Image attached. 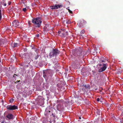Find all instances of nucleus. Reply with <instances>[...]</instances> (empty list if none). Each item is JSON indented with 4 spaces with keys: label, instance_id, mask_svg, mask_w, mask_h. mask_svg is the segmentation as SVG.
I'll return each mask as SVG.
<instances>
[{
    "label": "nucleus",
    "instance_id": "1",
    "mask_svg": "<svg viewBox=\"0 0 123 123\" xmlns=\"http://www.w3.org/2000/svg\"><path fill=\"white\" fill-rule=\"evenodd\" d=\"M83 51L82 49H80L77 50L75 51V53L74 54V55L75 56H77L79 59L82 58H83L84 55L83 53Z\"/></svg>",
    "mask_w": 123,
    "mask_h": 123
},
{
    "label": "nucleus",
    "instance_id": "2",
    "mask_svg": "<svg viewBox=\"0 0 123 123\" xmlns=\"http://www.w3.org/2000/svg\"><path fill=\"white\" fill-rule=\"evenodd\" d=\"M32 22L34 24L36 27H39L40 26L42 21L39 18L33 19H32Z\"/></svg>",
    "mask_w": 123,
    "mask_h": 123
},
{
    "label": "nucleus",
    "instance_id": "3",
    "mask_svg": "<svg viewBox=\"0 0 123 123\" xmlns=\"http://www.w3.org/2000/svg\"><path fill=\"white\" fill-rule=\"evenodd\" d=\"M60 51L56 49H53L49 53V56L50 58L56 56L59 54Z\"/></svg>",
    "mask_w": 123,
    "mask_h": 123
},
{
    "label": "nucleus",
    "instance_id": "4",
    "mask_svg": "<svg viewBox=\"0 0 123 123\" xmlns=\"http://www.w3.org/2000/svg\"><path fill=\"white\" fill-rule=\"evenodd\" d=\"M6 107L7 109L10 110H14L17 109L18 108V106L15 105H7Z\"/></svg>",
    "mask_w": 123,
    "mask_h": 123
},
{
    "label": "nucleus",
    "instance_id": "5",
    "mask_svg": "<svg viewBox=\"0 0 123 123\" xmlns=\"http://www.w3.org/2000/svg\"><path fill=\"white\" fill-rule=\"evenodd\" d=\"M102 65V66L103 67L101 68H100L98 70V72H101L105 71L106 68V64L103 63ZM102 64H100L99 66H102Z\"/></svg>",
    "mask_w": 123,
    "mask_h": 123
},
{
    "label": "nucleus",
    "instance_id": "6",
    "mask_svg": "<svg viewBox=\"0 0 123 123\" xmlns=\"http://www.w3.org/2000/svg\"><path fill=\"white\" fill-rule=\"evenodd\" d=\"M51 70H45L43 72V77L45 78L50 76Z\"/></svg>",
    "mask_w": 123,
    "mask_h": 123
},
{
    "label": "nucleus",
    "instance_id": "7",
    "mask_svg": "<svg viewBox=\"0 0 123 123\" xmlns=\"http://www.w3.org/2000/svg\"><path fill=\"white\" fill-rule=\"evenodd\" d=\"M85 21L82 19L80 20L78 23V25L80 27H83L84 26V24L85 23Z\"/></svg>",
    "mask_w": 123,
    "mask_h": 123
},
{
    "label": "nucleus",
    "instance_id": "8",
    "mask_svg": "<svg viewBox=\"0 0 123 123\" xmlns=\"http://www.w3.org/2000/svg\"><path fill=\"white\" fill-rule=\"evenodd\" d=\"M62 6L61 5H57L55 4L53 6H50V8L52 9H56L60 8L62 7Z\"/></svg>",
    "mask_w": 123,
    "mask_h": 123
},
{
    "label": "nucleus",
    "instance_id": "9",
    "mask_svg": "<svg viewBox=\"0 0 123 123\" xmlns=\"http://www.w3.org/2000/svg\"><path fill=\"white\" fill-rule=\"evenodd\" d=\"M12 26L16 27L19 25V22L17 20H14L12 22Z\"/></svg>",
    "mask_w": 123,
    "mask_h": 123
},
{
    "label": "nucleus",
    "instance_id": "10",
    "mask_svg": "<svg viewBox=\"0 0 123 123\" xmlns=\"http://www.w3.org/2000/svg\"><path fill=\"white\" fill-rule=\"evenodd\" d=\"M6 117L9 119H12L13 118V116L11 114H9L6 116Z\"/></svg>",
    "mask_w": 123,
    "mask_h": 123
},
{
    "label": "nucleus",
    "instance_id": "11",
    "mask_svg": "<svg viewBox=\"0 0 123 123\" xmlns=\"http://www.w3.org/2000/svg\"><path fill=\"white\" fill-rule=\"evenodd\" d=\"M74 66L76 68H77V67L79 66V62L77 61H76L73 63Z\"/></svg>",
    "mask_w": 123,
    "mask_h": 123
},
{
    "label": "nucleus",
    "instance_id": "12",
    "mask_svg": "<svg viewBox=\"0 0 123 123\" xmlns=\"http://www.w3.org/2000/svg\"><path fill=\"white\" fill-rule=\"evenodd\" d=\"M69 101H68V100H67L66 101V103L65 104V105H71L73 103L72 102V100Z\"/></svg>",
    "mask_w": 123,
    "mask_h": 123
},
{
    "label": "nucleus",
    "instance_id": "13",
    "mask_svg": "<svg viewBox=\"0 0 123 123\" xmlns=\"http://www.w3.org/2000/svg\"><path fill=\"white\" fill-rule=\"evenodd\" d=\"M5 40L3 39L0 40V45L3 46L5 43Z\"/></svg>",
    "mask_w": 123,
    "mask_h": 123
},
{
    "label": "nucleus",
    "instance_id": "14",
    "mask_svg": "<svg viewBox=\"0 0 123 123\" xmlns=\"http://www.w3.org/2000/svg\"><path fill=\"white\" fill-rule=\"evenodd\" d=\"M50 112V111L48 110V108H46L45 110V115H46V114H48V113Z\"/></svg>",
    "mask_w": 123,
    "mask_h": 123
},
{
    "label": "nucleus",
    "instance_id": "15",
    "mask_svg": "<svg viewBox=\"0 0 123 123\" xmlns=\"http://www.w3.org/2000/svg\"><path fill=\"white\" fill-rule=\"evenodd\" d=\"M18 45L17 43H14L12 44V47L13 48V47H17L18 46Z\"/></svg>",
    "mask_w": 123,
    "mask_h": 123
},
{
    "label": "nucleus",
    "instance_id": "16",
    "mask_svg": "<svg viewBox=\"0 0 123 123\" xmlns=\"http://www.w3.org/2000/svg\"><path fill=\"white\" fill-rule=\"evenodd\" d=\"M60 35L62 37H66L65 32H62L61 34Z\"/></svg>",
    "mask_w": 123,
    "mask_h": 123
},
{
    "label": "nucleus",
    "instance_id": "17",
    "mask_svg": "<svg viewBox=\"0 0 123 123\" xmlns=\"http://www.w3.org/2000/svg\"><path fill=\"white\" fill-rule=\"evenodd\" d=\"M84 86L86 88H87L88 89H89L90 88V86L89 85H84Z\"/></svg>",
    "mask_w": 123,
    "mask_h": 123
},
{
    "label": "nucleus",
    "instance_id": "18",
    "mask_svg": "<svg viewBox=\"0 0 123 123\" xmlns=\"http://www.w3.org/2000/svg\"><path fill=\"white\" fill-rule=\"evenodd\" d=\"M53 63L55 65H56L57 64V61L56 60L54 59V60H53Z\"/></svg>",
    "mask_w": 123,
    "mask_h": 123
},
{
    "label": "nucleus",
    "instance_id": "19",
    "mask_svg": "<svg viewBox=\"0 0 123 123\" xmlns=\"http://www.w3.org/2000/svg\"><path fill=\"white\" fill-rule=\"evenodd\" d=\"M61 106V105H58L57 106V110L59 111H61V108H60V107Z\"/></svg>",
    "mask_w": 123,
    "mask_h": 123
},
{
    "label": "nucleus",
    "instance_id": "20",
    "mask_svg": "<svg viewBox=\"0 0 123 123\" xmlns=\"http://www.w3.org/2000/svg\"><path fill=\"white\" fill-rule=\"evenodd\" d=\"M39 100H43V98L41 96H39L37 98Z\"/></svg>",
    "mask_w": 123,
    "mask_h": 123
},
{
    "label": "nucleus",
    "instance_id": "21",
    "mask_svg": "<svg viewBox=\"0 0 123 123\" xmlns=\"http://www.w3.org/2000/svg\"><path fill=\"white\" fill-rule=\"evenodd\" d=\"M2 18L1 10L0 9V21L1 20Z\"/></svg>",
    "mask_w": 123,
    "mask_h": 123
},
{
    "label": "nucleus",
    "instance_id": "22",
    "mask_svg": "<svg viewBox=\"0 0 123 123\" xmlns=\"http://www.w3.org/2000/svg\"><path fill=\"white\" fill-rule=\"evenodd\" d=\"M66 23L67 24H69L71 23V21L69 20H66Z\"/></svg>",
    "mask_w": 123,
    "mask_h": 123
},
{
    "label": "nucleus",
    "instance_id": "23",
    "mask_svg": "<svg viewBox=\"0 0 123 123\" xmlns=\"http://www.w3.org/2000/svg\"><path fill=\"white\" fill-rule=\"evenodd\" d=\"M85 103L87 105H89V102L88 101V100H85Z\"/></svg>",
    "mask_w": 123,
    "mask_h": 123
},
{
    "label": "nucleus",
    "instance_id": "24",
    "mask_svg": "<svg viewBox=\"0 0 123 123\" xmlns=\"http://www.w3.org/2000/svg\"><path fill=\"white\" fill-rule=\"evenodd\" d=\"M85 32V31L84 30H82V31H81L80 33L81 34H83Z\"/></svg>",
    "mask_w": 123,
    "mask_h": 123
},
{
    "label": "nucleus",
    "instance_id": "25",
    "mask_svg": "<svg viewBox=\"0 0 123 123\" xmlns=\"http://www.w3.org/2000/svg\"><path fill=\"white\" fill-rule=\"evenodd\" d=\"M27 9L26 8H23L22 11L24 12H25L27 11Z\"/></svg>",
    "mask_w": 123,
    "mask_h": 123
},
{
    "label": "nucleus",
    "instance_id": "26",
    "mask_svg": "<svg viewBox=\"0 0 123 123\" xmlns=\"http://www.w3.org/2000/svg\"><path fill=\"white\" fill-rule=\"evenodd\" d=\"M68 12L70 13H71L73 14V12L72 11L70 10L69 9H68Z\"/></svg>",
    "mask_w": 123,
    "mask_h": 123
},
{
    "label": "nucleus",
    "instance_id": "27",
    "mask_svg": "<svg viewBox=\"0 0 123 123\" xmlns=\"http://www.w3.org/2000/svg\"><path fill=\"white\" fill-rule=\"evenodd\" d=\"M98 102H100L101 103H102V104H103V101L102 100H96Z\"/></svg>",
    "mask_w": 123,
    "mask_h": 123
},
{
    "label": "nucleus",
    "instance_id": "28",
    "mask_svg": "<svg viewBox=\"0 0 123 123\" xmlns=\"http://www.w3.org/2000/svg\"><path fill=\"white\" fill-rule=\"evenodd\" d=\"M17 76H18V75H16L15 74H14L13 75V77H14L16 78Z\"/></svg>",
    "mask_w": 123,
    "mask_h": 123
},
{
    "label": "nucleus",
    "instance_id": "29",
    "mask_svg": "<svg viewBox=\"0 0 123 123\" xmlns=\"http://www.w3.org/2000/svg\"><path fill=\"white\" fill-rule=\"evenodd\" d=\"M78 100H76L75 101V102L77 103L78 105H80V103H79L78 102Z\"/></svg>",
    "mask_w": 123,
    "mask_h": 123
},
{
    "label": "nucleus",
    "instance_id": "30",
    "mask_svg": "<svg viewBox=\"0 0 123 123\" xmlns=\"http://www.w3.org/2000/svg\"><path fill=\"white\" fill-rule=\"evenodd\" d=\"M1 4L3 5H4V6H6V3H4V4L2 3H1Z\"/></svg>",
    "mask_w": 123,
    "mask_h": 123
},
{
    "label": "nucleus",
    "instance_id": "31",
    "mask_svg": "<svg viewBox=\"0 0 123 123\" xmlns=\"http://www.w3.org/2000/svg\"><path fill=\"white\" fill-rule=\"evenodd\" d=\"M65 34L66 36H67V35H68V32H65Z\"/></svg>",
    "mask_w": 123,
    "mask_h": 123
},
{
    "label": "nucleus",
    "instance_id": "32",
    "mask_svg": "<svg viewBox=\"0 0 123 123\" xmlns=\"http://www.w3.org/2000/svg\"><path fill=\"white\" fill-rule=\"evenodd\" d=\"M36 37H39V35L38 34L36 36Z\"/></svg>",
    "mask_w": 123,
    "mask_h": 123
},
{
    "label": "nucleus",
    "instance_id": "33",
    "mask_svg": "<svg viewBox=\"0 0 123 123\" xmlns=\"http://www.w3.org/2000/svg\"><path fill=\"white\" fill-rule=\"evenodd\" d=\"M29 67V66L28 65H25V67L26 68H28Z\"/></svg>",
    "mask_w": 123,
    "mask_h": 123
},
{
    "label": "nucleus",
    "instance_id": "34",
    "mask_svg": "<svg viewBox=\"0 0 123 123\" xmlns=\"http://www.w3.org/2000/svg\"><path fill=\"white\" fill-rule=\"evenodd\" d=\"M97 113H98V115H100V112H99V111L97 112Z\"/></svg>",
    "mask_w": 123,
    "mask_h": 123
},
{
    "label": "nucleus",
    "instance_id": "35",
    "mask_svg": "<svg viewBox=\"0 0 123 123\" xmlns=\"http://www.w3.org/2000/svg\"><path fill=\"white\" fill-rule=\"evenodd\" d=\"M58 34H59V35H60L61 34V31H59L58 32Z\"/></svg>",
    "mask_w": 123,
    "mask_h": 123
},
{
    "label": "nucleus",
    "instance_id": "36",
    "mask_svg": "<svg viewBox=\"0 0 123 123\" xmlns=\"http://www.w3.org/2000/svg\"><path fill=\"white\" fill-rule=\"evenodd\" d=\"M85 69L84 68H82L81 70V71L83 72Z\"/></svg>",
    "mask_w": 123,
    "mask_h": 123
},
{
    "label": "nucleus",
    "instance_id": "37",
    "mask_svg": "<svg viewBox=\"0 0 123 123\" xmlns=\"http://www.w3.org/2000/svg\"><path fill=\"white\" fill-rule=\"evenodd\" d=\"M11 2H9V3H8V5H10L11 4Z\"/></svg>",
    "mask_w": 123,
    "mask_h": 123
},
{
    "label": "nucleus",
    "instance_id": "38",
    "mask_svg": "<svg viewBox=\"0 0 123 123\" xmlns=\"http://www.w3.org/2000/svg\"><path fill=\"white\" fill-rule=\"evenodd\" d=\"M97 100H100V99L99 98H98L97 99Z\"/></svg>",
    "mask_w": 123,
    "mask_h": 123
},
{
    "label": "nucleus",
    "instance_id": "39",
    "mask_svg": "<svg viewBox=\"0 0 123 123\" xmlns=\"http://www.w3.org/2000/svg\"><path fill=\"white\" fill-rule=\"evenodd\" d=\"M10 100H14V99L12 98H11L10 99Z\"/></svg>",
    "mask_w": 123,
    "mask_h": 123
},
{
    "label": "nucleus",
    "instance_id": "40",
    "mask_svg": "<svg viewBox=\"0 0 123 123\" xmlns=\"http://www.w3.org/2000/svg\"><path fill=\"white\" fill-rule=\"evenodd\" d=\"M38 49H35V51H37V50H38Z\"/></svg>",
    "mask_w": 123,
    "mask_h": 123
},
{
    "label": "nucleus",
    "instance_id": "41",
    "mask_svg": "<svg viewBox=\"0 0 123 123\" xmlns=\"http://www.w3.org/2000/svg\"><path fill=\"white\" fill-rule=\"evenodd\" d=\"M1 123H5L4 121H3L1 122Z\"/></svg>",
    "mask_w": 123,
    "mask_h": 123
},
{
    "label": "nucleus",
    "instance_id": "42",
    "mask_svg": "<svg viewBox=\"0 0 123 123\" xmlns=\"http://www.w3.org/2000/svg\"><path fill=\"white\" fill-rule=\"evenodd\" d=\"M52 115H53V117H55V115H53V114H52Z\"/></svg>",
    "mask_w": 123,
    "mask_h": 123
},
{
    "label": "nucleus",
    "instance_id": "43",
    "mask_svg": "<svg viewBox=\"0 0 123 123\" xmlns=\"http://www.w3.org/2000/svg\"><path fill=\"white\" fill-rule=\"evenodd\" d=\"M79 119H81V117H80L79 118Z\"/></svg>",
    "mask_w": 123,
    "mask_h": 123
},
{
    "label": "nucleus",
    "instance_id": "44",
    "mask_svg": "<svg viewBox=\"0 0 123 123\" xmlns=\"http://www.w3.org/2000/svg\"><path fill=\"white\" fill-rule=\"evenodd\" d=\"M46 27L45 26H44V29H45L46 28Z\"/></svg>",
    "mask_w": 123,
    "mask_h": 123
},
{
    "label": "nucleus",
    "instance_id": "45",
    "mask_svg": "<svg viewBox=\"0 0 123 123\" xmlns=\"http://www.w3.org/2000/svg\"><path fill=\"white\" fill-rule=\"evenodd\" d=\"M9 101H10V102H12L11 100H9Z\"/></svg>",
    "mask_w": 123,
    "mask_h": 123
},
{
    "label": "nucleus",
    "instance_id": "46",
    "mask_svg": "<svg viewBox=\"0 0 123 123\" xmlns=\"http://www.w3.org/2000/svg\"><path fill=\"white\" fill-rule=\"evenodd\" d=\"M3 1H4H4H5V0H3Z\"/></svg>",
    "mask_w": 123,
    "mask_h": 123
},
{
    "label": "nucleus",
    "instance_id": "47",
    "mask_svg": "<svg viewBox=\"0 0 123 123\" xmlns=\"http://www.w3.org/2000/svg\"><path fill=\"white\" fill-rule=\"evenodd\" d=\"M18 82H20V80H19L18 81Z\"/></svg>",
    "mask_w": 123,
    "mask_h": 123
},
{
    "label": "nucleus",
    "instance_id": "48",
    "mask_svg": "<svg viewBox=\"0 0 123 123\" xmlns=\"http://www.w3.org/2000/svg\"><path fill=\"white\" fill-rule=\"evenodd\" d=\"M3 102V100H2V102Z\"/></svg>",
    "mask_w": 123,
    "mask_h": 123
}]
</instances>
